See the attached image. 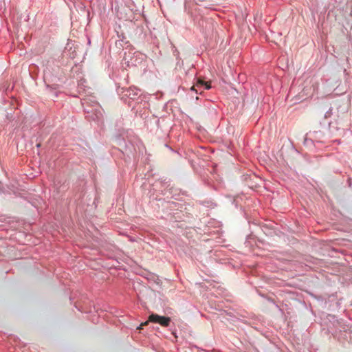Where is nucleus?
I'll return each instance as SVG.
<instances>
[{"label": "nucleus", "instance_id": "f257e3e1", "mask_svg": "<svg viewBox=\"0 0 352 352\" xmlns=\"http://www.w3.org/2000/svg\"><path fill=\"white\" fill-rule=\"evenodd\" d=\"M120 93L121 99L126 103H128L129 106H132L133 109H135V106L133 105L132 102L136 101V103L141 102L142 101V96L140 94V90L135 87H131L129 88H122Z\"/></svg>", "mask_w": 352, "mask_h": 352}, {"label": "nucleus", "instance_id": "f03ea898", "mask_svg": "<svg viewBox=\"0 0 352 352\" xmlns=\"http://www.w3.org/2000/svg\"><path fill=\"white\" fill-rule=\"evenodd\" d=\"M82 104L84 107L86 117L88 119L98 122L102 120L103 116V111L101 106L98 102H94L91 106H89L88 104L87 100L84 99L82 102Z\"/></svg>", "mask_w": 352, "mask_h": 352}, {"label": "nucleus", "instance_id": "7ed1b4c3", "mask_svg": "<svg viewBox=\"0 0 352 352\" xmlns=\"http://www.w3.org/2000/svg\"><path fill=\"white\" fill-rule=\"evenodd\" d=\"M333 334L338 340L352 341V327L342 320L337 322L336 329Z\"/></svg>", "mask_w": 352, "mask_h": 352}, {"label": "nucleus", "instance_id": "20e7f679", "mask_svg": "<svg viewBox=\"0 0 352 352\" xmlns=\"http://www.w3.org/2000/svg\"><path fill=\"white\" fill-rule=\"evenodd\" d=\"M197 23L205 32H210L213 28V21L210 18L201 16V19L198 20Z\"/></svg>", "mask_w": 352, "mask_h": 352}, {"label": "nucleus", "instance_id": "39448f33", "mask_svg": "<svg viewBox=\"0 0 352 352\" xmlns=\"http://www.w3.org/2000/svg\"><path fill=\"white\" fill-rule=\"evenodd\" d=\"M149 321L155 323H159L163 327H168L170 319L168 317L160 316L157 314H152L149 316Z\"/></svg>", "mask_w": 352, "mask_h": 352}, {"label": "nucleus", "instance_id": "423d86ee", "mask_svg": "<svg viewBox=\"0 0 352 352\" xmlns=\"http://www.w3.org/2000/svg\"><path fill=\"white\" fill-rule=\"evenodd\" d=\"M210 88L211 85L209 82H206L204 80L198 78L195 86H193L191 90L195 91L197 94L199 93L201 94L204 89L208 90Z\"/></svg>", "mask_w": 352, "mask_h": 352}]
</instances>
